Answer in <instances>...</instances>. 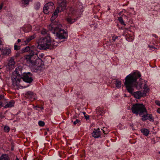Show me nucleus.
Returning a JSON list of instances; mask_svg holds the SVG:
<instances>
[{"label":"nucleus","instance_id":"obj_40","mask_svg":"<svg viewBox=\"0 0 160 160\" xmlns=\"http://www.w3.org/2000/svg\"><path fill=\"white\" fill-rule=\"evenodd\" d=\"M157 111L158 113L160 114V108H158L157 109Z\"/></svg>","mask_w":160,"mask_h":160},{"label":"nucleus","instance_id":"obj_15","mask_svg":"<svg viewBox=\"0 0 160 160\" xmlns=\"http://www.w3.org/2000/svg\"><path fill=\"white\" fill-rule=\"evenodd\" d=\"M15 62L12 58H11L8 61V65L10 68H14Z\"/></svg>","mask_w":160,"mask_h":160},{"label":"nucleus","instance_id":"obj_25","mask_svg":"<svg viewBox=\"0 0 160 160\" xmlns=\"http://www.w3.org/2000/svg\"><path fill=\"white\" fill-rule=\"evenodd\" d=\"M75 20H76L75 19H72L70 18H67L68 22L69 23H70L71 24H72L75 21Z\"/></svg>","mask_w":160,"mask_h":160},{"label":"nucleus","instance_id":"obj_34","mask_svg":"<svg viewBox=\"0 0 160 160\" xmlns=\"http://www.w3.org/2000/svg\"><path fill=\"white\" fill-rule=\"evenodd\" d=\"M148 47L150 48L151 50L153 49H156V48L152 45H149Z\"/></svg>","mask_w":160,"mask_h":160},{"label":"nucleus","instance_id":"obj_17","mask_svg":"<svg viewBox=\"0 0 160 160\" xmlns=\"http://www.w3.org/2000/svg\"><path fill=\"white\" fill-rule=\"evenodd\" d=\"M141 132L143 134L146 136H148L150 131L147 128H142L140 130Z\"/></svg>","mask_w":160,"mask_h":160},{"label":"nucleus","instance_id":"obj_21","mask_svg":"<svg viewBox=\"0 0 160 160\" xmlns=\"http://www.w3.org/2000/svg\"><path fill=\"white\" fill-rule=\"evenodd\" d=\"M112 40L113 43H115V42H117L118 40V37L115 35L112 36Z\"/></svg>","mask_w":160,"mask_h":160},{"label":"nucleus","instance_id":"obj_22","mask_svg":"<svg viewBox=\"0 0 160 160\" xmlns=\"http://www.w3.org/2000/svg\"><path fill=\"white\" fill-rule=\"evenodd\" d=\"M40 3L39 2H36L34 4V8L36 10H38L40 7Z\"/></svg>","mask_w":160,"mask_h":160},{"label":"nucleus","instance_id":"obj_5","mask_svg":"<svg viewBox=\"0 0 160 160\" xmlns=\"http://www.w3.org/2000/svg\"><path fill=\"white\" fill-rule=\"evenodd\" d=\"M24 70L22 66H19L15 69L13 74L15 77L14 78L17 83L20 82L21 79L25 82L29 83L27 86L25 87V88H26L29 86L32 82L33 75L30 72H24Z\"/></svg>","mask_w":160,"mask_h":160},{"label":"nucleus","instance_id":"obj_11","mask_svg":"<svg viewBox=\"0 0 160 160\" xmlns=\"http://www.w3.org/2000/svg\"><path fill=\"white\" fill-rule=\"evenodd\" d=\"M102 132L100 131V129L98 128L97 129H94L92 133V137L95 138H97L101 137Z\"/></svg>","mask_w":160,"mask_h":160},{"label":"nucleus","instance_id":"obj_7","mask_svg":"<svg viewBox=\"0 0 160 160\" xmlns=\"http://www.w3.org/2000/svg\"><path fill=\"white\" fill-rule=\"evenodd\" d=\"M54 8V4L52 2H49L46 3L43 7V11L45 14H49L52 9Z\"/></svg>","mask_w":160,"mask_h":160},{"label":"nucleus","instance_id":"obj_45","mask_svg":"<svg viewBox=\"0 0 160 160\" xmlns=\"http://www.w3.org/2000/svg\"><path fill=\"white\" fill-rule=\"evenodd\" d=\"M39 160V159L38 158H37L34 159V160Z\"/></svg>","mask_w":160,"mask_h":160},{"label":"nucleus","instance_id":"obj_24","mask_svg":"<svg viewBox=\"0 0 160 160\" xmlns=\"http://www.w3.org/2000/svg\"><path fill=\"white\" fill-rule=\"evenodd\" d=\"M72 122H73V124L74 125H76L77 124H78V126L80 125L81 121L80 120H79L78 119H76L75 121H72Z\"/></svg>","mask_w":160,"mask_h":160},{"label":"nucleus","instance_id":"obj_27","mask_svg":"<svg viewBox=\"0 0 160 160\" xmlns=\"http://www.w3.org/2000/svg\"><path fill=\"white\" fill-rule=\"evenodd\" d=\"M30 0H22V3L24 5H27L28 4Z\"/></svg>","mask_w":160,"mask_h":160},{"label":"nucleus","instance_id":"obj_28","mask_svg":"<svg viewBox=\"0 0 160 160\" xmlns=\"http://www.w3.org/2000/svg\"><path fill=\"white\" fill-rule=\"evenodd\" d=\"M14 49L15 50H18L20 49V47L17 45L16 44H15L14 46Z\"/></svg>","mask_w":160,"mask_h":160},{"label":"nucleus","instance_id":"obj_50","mask_svg":"<svg viewBox=\"0 0 160 160\" xmlns=\"http://www.w3.org/2000/svg\"><path fill=\"white\" fill-rule=\"evenodd\" d=\"M110 45V44H108V45H107V46H108V45Z\"/></svg>","mask_w":160,"mask_h":160},{"label":"nucleus","instance_id":"obj_2","mask_svg":"<svg viewBox=\"0 0 160 160\" xmlns=\"http://www.w3.org/2000/svg\"><path fill=\"white\" fill-rule=\"evenodd\" d=\"M141 74L139 72H134L132 74H130L125 78L124 85L128 92L132 93L135 88L140 89L143 88V92L145 93L146 96L149 90L148 85L143 83L141 78Z\"/></svg>","mask_w":160,"mask_h":160},{"label":"nucleus","instance_id":"obj_3","mask_svg":"<svg viewBox=\"0 0 160 160\" xmlns=\"http://www.w3.org/2000/svg\"><path fill=\"white\" fill-rule=\"evenodd\" d=\"M23 52H28L26 55L25 58L30 67L34 69V71L37 72L41 71L42 61L41 58L43 57L44 54L41 53L38 55V52L33 46H27L22 49Z\"/></svg>","mask_w":160,"mask_h":160},{"label":"nucleus","instance_id":"obj_33","mask_svg":"<svg viewBox=\"0 0 160 160\" xmlns=\"http://www.w3.org/2000/svg\"><path fill=\"white\" fill-rule=\"evenodd\" d=\"M1 101L2 102V103H3V104L4 106H5L6 104L5 102H7V101L5 98L3 99Z\"/></svg>","mask_w":160,"mask_h":160},{"label":"nucleus","instance_id":"obj_38","mask_svg":"<svg viewBox=\"0 0 160 160\" xmlns=\"http://www.w3.org/2000/svg\"><path fill=\"white\" fill-rule=\"evenodd\" d=\"M152 37H154L156 38H158V36L156 34H152Z\"/></svg>","mask_w":160,"mask_h":160},{"label":"nucleus","instance_id":"obj_39","mask_svg":"<svg viewBox=\"0 0 160 160\" xmlns=\"http://www.w3.org/2000/svg\"><path fill=\"white\" fill-rule=\"evenodd\" d=\"M38 108H40L41 110L44 109V108L42 106H38Z\"/></svg>","mask_w":160,"mask_h":160},{"label":"nucleus","instance_id":"obj_29","mask_svg":"<svg viewBox=\"0 0 160 160\" xmlns=\"http://www.w3.org/2000/svg\"><path fill=\"white\" fill-rule=\"evenodd\" d=\"M5 117V116L3 115L2 113H0V120H1L3 118H4Z\"/></svg>","mask_w":160,"mask_h":160},{"label":"nucleus","instance_id":"obj_16","mask_svg":"<svg viewBox=\"0 0 160 160\" xmlns=\"http://www.w3.org/2000/svg\"><path fill=\"white\" fill-rule=\"evenodd\" d=\"M6 104L4 106V108H11L14 105V102L13 101H11L5 102Z\"/></svg>","mask_w":160,"mask_h":160},{"label":"nucleus","instance_id":"obj_26","mask_svg":"<svg viewBox=\"0 0 160 160\" xmlns=\"http://www.w3.org/2000/svg\"><path fill=\"white\" fill-rule=\"evenodd\" d=\"M38 124L39 126L43 127L45 125V123L42 121H40L38 122Z\"/></svg>","mask_w":160,"mask_h":160},{"label":"nucleus","instance_id":"obj_12","mask_svg":"<svg viewBox=\"0 0 160 160\" xmlns=\"http://www.w3.org/2000/svg\"><path fill=\"white\" fill-rule=\"evenodd\" d=\"M131 94H133L134 98L137 99H140L142 97H145L146 96L145 93H143L140 91H138L133 93V92Z\"/></svg>","mask_w":160,"mask_h":160},{"label":"nucleus","instance_id":"obj_47","mask_svg":"<svg viewBox=\"0 0 160 160\" xmlns=\"http://www.w3.org/2000/svg\"><path fill=\"white\" fill-rule=\"evenodd\" d=\"M103 132L104 134H106V133H105V131L104 130H103Z\"/></svg>","mask_w":160,"mask_h":160},{"label":"nucleus","instance_id":"obj_10","mask_svg":"<svg viewBox=\"0 0 160 160\" xmlns=\"http://www.w3.org/2000/svg\"><path fill=\"white\" fill-rule=\"evenodd\" d=\"M125 29L126 30L123 31V35L125 37V38L127 41L128 42L132 41L134 39L133 37L127 32V31H130V28H125Z\"/></svg>","mask_w":160,"mask_h":160},{"label":"nucleus","instance_id":"obj_8","mask_svg":"<svg viewBox=\"0 0 160 160\" xmlns=\"http://www.w3.org/2000/svg\"><path fill=\"white\" fill-rule=\"evenodd\" d=\"M2 42L0 38V50L1 51L2 54L4 56H9L11 52V49L8 47H2Z\"/></svg>","mask_w":160,"mask_h":160},{"label":"nucleus","instance_id":"obj_42","mask_svg":"<svg viewBox=\"0 0 160 160\" xmlns=\"http://www.w3.org/2000/svg\"><path fill=\"white\" fill-rule=\"evenodd\" d=\"M38 106H37V105H36V106H33V108H38Z\"/></svg>","mask_w":160,"mask_h":160},{"label":"nucleus","instance_id":"obj_23","mask_svg":"<svg viewBox=\"0 0 160 160\" xmlns=\"http://www.w3.org/2000/svg\"><path fill=\"white\" fill-rule=\"evenodd\" d=\"M3 130L4 132L8 133L10 130V128L8 126L5 125L3 128Z\"/></svg>","mask_w":160,"mask_h":160},{"label":"nucleus","instance_id":"obj_43","mask_svg":"<svg viewBox=\"0 0 160 160\" xmlns=\"http://www.w3.org/2000/svg\"><path fill=\"white\" fill-rule=\"evenodd\" d=\"M83 113L84 115V116H86L87 114H86V113L85 112H83Z\"/></svg>","mask_w":160,"mask_h":160},{"label":"nucleus","instance_id":"obj_13","mask_svg":"<svg viewBox=\"0 0 160 160\" xmlns=\"http://www.w3.org/2000/svg\"><path fill=\"white\" fill-rule=\"evenodd\" d=\"M25 95L27 98L31 101L35 99V95L32 92L28 91L26 92Z\"/></svg>","mask_w":160,"mask_h":160},{"label":"nucleus","instance_id":"obj_48","mask_svg":"<svg viewBox=\"0 0 160 160\" xmlns=\"http://www.w3.org/2000/svg\"><path fill=\"white\" fill-rule=\"evenodd\" d=\"M15 160H19V159L18 158H17Z\"/></svg>","mask_w":160,"mask_h":160},{"label":"nucleus","instance_id":"obj_6","mask_svg":"<svg viewBox=\"0 0 160 160\" xmlns=\"http://www.w3.org/2000/svg\"><path fill=\"white\" fill-rule=\"evenodd\" d=\"M83 7L81 2L78 1L76 2H74L73 6L71 8L72 14L75 16L81 15L83 11Z\"/></svg>","mask_w":160,"mask_h":160},{"label":"nucleus","instance_id":"obj_18","mask_svg":"<svg viewBox=\"0 0 160 160\" xmlns=\"http://www.w3.org/2000/svg\"><path fill=\"white\" fill-rule=\"evenodd\" d=\"M0 160H10V159L8 155L3 154L0 157Z\"/></svg>","mask_w":160,"mask_h":160},{"label":"nucleus","instance_id":"obj_44","mask_svg":"<svg viewBox=\"0 0 160 160\" xmlns=\"http://www.w3.org/2000/svg\"><path fill=\"white\" fill-rule=\"evenodd\" d=\"M49 130H50V129H49V128H47V131L48 132V131H49Z\"/></svg>","mask_w":160,"mask_h":160},{"label":"nucleus","instance_id":"obj_31","mask_svg":"<svg viewBox=\"0 0 160 160\" xmlns=\"http://www.w3.org/2000/svg\"><path fill=\"white\" fill-rule=\"evenodd\" d=\"M4 98V96L3 94L0 95V101H2L3 99Z\"/></svg>","mask_w":160,"mask_h":160},{"label":"nucleus","instance_id":"obj_32","mask_svg":"<svg viewBox=\"0 0 160 160\" xmlns=\"http://www.w3.org/2000/svg\"><path fill=\"white\" fill-rule=\"evenodd\" d=\"M155 103L158 106H160V101L158 100L155 101Z\"/></svg>","mask_w":160,"mask_h":160},{"label":"nucleus","instance_id":"obj_20","mask_svg":"<svg viewBox=\"0 0 160 160\" xmlns=\"http://www.w3.org/2000/svg\"><path fill=\"white\" fill-rule=\"evenodd\" d=\"M118 20L119 22L121 24V25L125 26L126 24L124 22L123 19L122 17H120L118 18Z\"/></svg>","mask_w":160,"mask_h":160},{"label":"nucleus","instance_id":"obj_30","mask_svg":"<svg viewBox=\"0 0 160 160\" xmlns=\"http://www.w3.org/2000/svg\"><path fill=\"white\" fill-rule=\"evenodd\" d=\"M117 26L118 27V28L119 29L124 30V31L125 30H126V29H125L126 28H124L123 27L120 26L118 25H117Z\"/></svg>","mask_w":160,"mask_h":160},{"label":"nucleus","instance_id":"obj_49","mask_svg":"<svg viewBox=\"0 0 160 160\" xmlns=\"http://www.w3.org/2000/svg\"><path fill=\"white\" fill-rule=\"evenodd\" d=\"M124 16L125 17H127L126 16V15H124Z\"/></svg>","mask_w":160,"mask_h":160},{"label":"nucleus","instance_id":"obj_46","mask_svg":"<svg viewBox=\"0 0 160 160\" xmlns=\"http://www.w3.org/2000/svg\"><path fill=\"white\" fill-rule=\"evenodd\" d=\"M3 9L4 10H6V7H3Z\"/></svg>","mask_w":160,"mask_h":160},{"label":"nucleus","instance_id":"obj_37","mask_svg":"<svg viewBox=\"0 0 160 160\" xmlns=\"http://www.w3.org/2000/svg\"><path fill=\"white\" fill-rule=\"evenodd\" d=\"M3 103H2V102L0 101V108L2 107H3L4 108V106Z\"/></svg>","mask_w":160,"mask_h":160},{"label":"nucleus","instance_id":"obj_51","mask_svg":"<svg viewBox=\"0 0 160 160\" xmlns=\"http://www.w3.org/2000/svg\"><path fill=\"white\" fill-rule=\"evenodd\" d=\"M159 160H160V159Z\"/></svg>","mask_w":160,"mask_h":160},{"label":"nucleus","instance_id":"obj_36","mask_svg":"<svg viewBox=\"0 0 160 160\" xmlns=\"http://www.w3.org/2000/svg\"><path fill=\"white\" fill-rule=\"evenodd\" d=\"M85 117L86 120H88L89 119L90 116L88 115H87L85 116Z\"/></svg>","mask_w":160,"mask_h":160},{"label":"nucleus","instance_id":"obj_4","mask_svg":"<svg viewBox=\"0 0 160 160\" xmlns=\"http://www.w3.org/2000/svg\"><path fill=\"white\" fill-rule=\"evenodd\" d=\"M131 110L132 113L136 115H139L142 116L141 119L143 122L148 120L151 122H153L154 119L152 115L148 113L146 107L142 103H136L133 105Z\"/></svg>","mask_w":160,"mask_h":160},{"label":"nucleus","instance_id":"obj_14","mask_svg":"<svg viewBox=\"0 0 160 160\" xmlns=\"http://www.w3.org/2000/svg\"><path fill=\"white\" fill-rule=\"evenodd\" d=\"M21 29L25 32H28L31 30L32 26L29 24L25 25L21 28Z\"/></svg>","mask_w":160,"mask_h":160},{"label":"nucleus","instance_id":"obj_1","mask_svg":"<svg viewBox=\"0 0 160 160\" xmlns=\"http://www.w3.org/2000/svg\"><path fill=\"white\" fill-rule=\"evenodd\" d=\"M58 6L56 8L52 14L50 20L51 23L48 26L49 29L53 34L55 35L56 39L58 40L57 42L53 40L50 34L45 29L41 31V34L43 35L40 38L38 42L37 48L39 49L45 50L54 48L57 46L59 43L66 41L68 37V32L62 28V26L54 20L58 17V13L63 11L66 8V0H58Z\"/></svg>","mask_w":160,"mask_h":160},{"label":"nucleus","instance_id":"obj_35","mask_svg":"<svg viewBox=\"0 0 160 160\" xmlns=\"http://www.w3.org/2000/svg\"><path fill=\"white\" fill-rule=\"evenodd\" d=\"M3 2H2L0 4V11L1 10L2 8H3Z\"/></svg>","mask_w":160,"mask_h":160},{"label":"nucleus","instance_id":"obj_19","mask_svg":"<svg viewBox=\"0 0 160 160\" xmlns=\"http://www.w3.org/2000/svg\"><path fill=\"white\" fill-rule=\"evenodd\" d=\"M115 84L116 87L118 88H121V82L120 81L117 80L115 81Z\"/></svg>","mask_w":160,"mask_h":160},{"label":"nucleus","instance_id":"obj_9","mask_svg":"<svg viewBox=\"0 0 160 160\" xmlns=\"http://www.w3.org/2000/svg\"><path fill=\"white\" fill-rule=\"evenodd\" d=\"M35 34L29 36L28 38H27L25 40L18 39V42L19 43L22 42V44H28L31 40L34 39L36 37Z\"/></svg>","mask_w":160,"mask_h":160},{"label":"nucleus","instance_id":"obj_41","mask_svg":"<svg viewBox=\"0 0 160 160\" xmlns=\"http://www.w3.org/2000/svg\"><path fill=\"white\" fill-rule=\"evenodd\" d=\"M127 12V11L125 9H123L122 10V12Z\"/></svg>","mask_w":160,"mask_h":160}]
</instances>
